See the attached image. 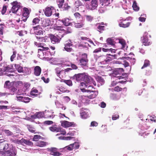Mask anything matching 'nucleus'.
Listing matches in <instances>:
<instances>
[{
	"label": "nucleus",
	"mask_w": 156,
	"mask_h": 156,
	"mask_svg": "<svg viewBox=\"0 0 156 156\" xmlns=\"http://www.w3.org/2000/svg\"><path fill=\"white\" fill-rule=\"evenodd\" d=\"M2 131L7 136H12L13 135L12 133L9 130L4 129L2 130Z\"/></svg>",
	"instance_id": "obj_32"
},
{
	"label": "nucleus",
	"mask_w": 156,
	"mask_h": 156,
	"mask_svg": "<svg viewBox=\"0 0 156 156\" xmlns=\"http://www.w3.org/2000/svg\"><path fill=\"white\" fill-rule=\"evenodd\" d=\"M20 142L23 144H25L29 145H31L33 144L30 141L23 138L20 140Z\"/></svg>",
	"instance_id": "obj_25"
},
{
	"label": "nucleus",
	"mask_w": 156,
	"mask_h": 156,
	"mask_svg": "<svg viewBox=\"0 0 156 156\" xmlns=\"http://www.w3.org/2000/svg\"><path fill=\"white\" fill-rule=\"evenodd\" d=\"M130 24V23L129 22H128L127 23L125 24L122 23V22H121L120 23H119V25L120 27L126 28L129 27Z\"/></svg>",
	"instance_id": "obj_38"
},
{
	"label": "nucleus",
	"mask_w": 156,
	"mask_h": 156,
	"mask_svg": "<svg viewBox=\"0 0 156 156\" xmlns=\"http://www.w3.org/2000/svg\"><path fill=\"white\" fill-rule=\"evenodd\" d=\"M89 110L87 109L82 108L80 112L81 118L83 119H86L89 117Z\"/></svg>",
	"instance_id": "obj_7"
},
{
	"label": "nucleus",
	"mask_w": 156,
	"mask_h": 156,
	"mask_svg": "<svg viewBox=\"0 0 156 156\" xmlns=\"http://www.w3.org/2000/svg\"><path fill=\"white\" fill-rule=\"evenodd\" d=\"M65 148H67L69 151H72L73 149V147L72 144H70L69 146L66 147Z\"/></svg>",
	"instance_id": "obj_60"
},
{
	"label": "nucleus",
	"mask_w": 156,
	"mask_h": 156,
	"mask_svg": "<svg viewBox=\"0 0 156 156\" xmlns=\"http://www.w3.org/2000/svg\"><path fill=\"white\" fill-rule=\"evenodd\" d=\"M49 129L52 132H59L61 130V128L60 127H56L55 126H53L49 127Z\"/></svg>",
	"instance_id": "obj_29"
},
{
	"label": "nucleus",
	"mask_w": 156,
	"mask_h": 156,
	"mask_svg": "<svg viewBox=\"0 0 156 156\" xmlns=\"http://www.w3.org/2000/svg\"><path fill=\"white\" fill-rule=\"evenodd\" d=\"M88 62L87 55L85 53L83 54L80 60V65L82 67H84L87 66Z\"/></svg>",
	"instance_id": "obj_6"
},
{
	"label": "nucleus",
	"mask_w": 156,
	"mask_h": 156,
	"mask_svg": "<svg viewBox=\"0 0 156 156\" xmlns=\"http://www.w3.org/2000/svg\"><path fill=\"white\" fill-rule=\"evenodd\" d=\"M64 34H62V35H61V37L60 36L56 35H54L51 34L50 36V38L51 41V42L53 44H55L58 43L60 42V41L62 37H63Z\"/></svg>",
	"instance_id": "obj_8"
},
{
	"label": "nucleus",
	"mask_w": 156,
	"mask_h": 156,
	"mask_svg": "<svg viewBox=\"0 0 156 156\" xmlns=\"http://www.w3.org/2000/svg\"><path fill=\"white\" fill-rule=\"evenodd\" d=\"M15 67L19 73L23 72V67L21 66L19 64H15Z\"/></svg>",
	"instance_id": "obj_37"
},
{
	"label": "nucleus",
	"mask_w": 156,
	"mask_h": 156,
	"mask_svg": "<svg viewBox=\"0 0 156 156\" xmlns=\"http://www.w3.org/2000/svg\"><path fill=\"white\" fill-rule=\"evenodd\" d=\"M91 84L92 83H88V86L87 87V92H90L91 93V94L90 95L88 96L87 97L86 96V98H88V99H92L95 98L98 93L97 91H94L92 90V89H93V88L92 86L90 85V84Z\"/></svg>",
	"instance_id": "obj_3"
},
{
	"label": "nucleus",
	"mask_w": 156,
	"mask_h": 156,
	"mask_svg": "<svg viewBox=\"0 0 156 156\" xmlns=\"http://www.w3.org/2000/svg\"><path fill=\"white\" fill-rule=\"evenodd\" d=\"M64 82L69 86H71L72 85V82L70 80H64Z\"/></svg>",
	"instance_id": "obj_54"
},
{
	"label": "nucleus",
	"mask_w": 156,
	"mask_h": 156,
	"mask_svg": "<svg viewBox=\"0 0 156 156\" xmlns=\"http://www.w3.org/2000/svg\"><path fill=\"white\" fill-rule=\"evenodd\" d=\"M59 132H60L61 133L59 134L58 133V134H57L56 136L59 135H60V134H62L63 135H64L66 133V132L65 131V130L63 129H62L61 128V130Z\"/></svg>",
	"instance_id": "obj_61"
},
{
	"label": "nucleus",
	"mask_w": 156,
	"mask_h": 156,
	"mask_svg": "<svg viewBox=\"0 0 156 156\" xmlns=\"http://www.w3.org/2000/svg\"><path fill=\"white\" fill-rule=\"evenodd\" d=\"M30 100V98H28V97H23L22 102L26 103H28Z\"/></svg>",
	"instance_id": "obj_47"
},
{
	"label": "nucleus",
	"mask_w": 156,
	"mask_h": 156,
	"mask_svg": "<svg viewBox=\"0 0 156 156\" xmlns=\"http://www.w3.org/2000/svg\"><path fill=\"white\" fill-rule=\"evenodd\" d=\"M61 125L65 128L69 127L72 126L73 124V122H69L66 121H61Z\"/></svg>",
	"instance_id": "obj_19"
},
{
	"label": "nucleus",
	"mask_w": 156,
	"mask_h": 156,
	"mask_svg": "<svg viewBox=\"0 0 156 156\" xmlns=\"http://www.w3.org/2000/svg\"><path fill=\"white\" fill-rule=\"evenodd\" d=\"M148 33L145 32L144 34L142 37H141L142 42L145 46L149 45L150 44V42L149 41L148 37Z\"/></svg>",
	"instance_id": "obj_9"
},
{
	"label": "nucleus",
	"mask_w": 156,
	"mask_h": 156,
	"mask_svg": "<svg viewBox=\"0 0 156 156\" xmlns=\"http://www.w3.org/2000/svg\"><path fill=\"white\" fill-rule=\"evenodd\" d=\"M81 39L83 40H87L88 41H89V42H90V44H92L94 46H95V45L94 44V43L93 42V41H91V40H90V39L87 38V37H81Z\"/></svg>",
	"instance_id": "obj_44"
},
{
	"label": "nucleus",
	"mask_w": 156,
	"mask_h": 156,
	"mask_svg": "<svg viewBox=\"0 0 156 156\" xmlns=\"http://www.w3.org/2000/svg\"><path fill=\"white\" fill-rule=\"evenodd\" d=\"M55 70L57 76L61 78V77H60V74L61 70L59 68H57L55 69Z\"/></svg>",
	"instance_id": "obj_48"
},
{
	"label": "nucleus",
	"mask_w": 156,
	"mask_h": 156,
	"mask_svg": "<svg viewBox=\"0 0 156 156\" xmlns=\"http://www.w3.org/2000/svg\"><path fill=\"white\" fill-rule=\"evenodd\" d=\"M34 33L36 35H41V34H43V32L42 29L40 28L38 30L34 31Z\"/></svg>",
	"instance_id": "obj_43"
},
{
	"label": "nucleus",
	"mask_w": 156,
	"mask_h": 156,
	"mask_svg": "<svg viewBox=\"0 0 156 156\" xmlns=\"http://www.w3.org/2000/svg\"><path fill=\"white\" fill-rule=\"evenodd\" d=\"M42 137L39 135H35L34 136L33 140L34 141H37L39 139H40Z\"/></svg>",
	"instance_id": "obj_50"
},
{
	"label": "nucleus",
	"mask_w": 156,
	"mask_h": 156,
	"mask_svg": "<svg viewBox=\"0 0 156 156\" xmlns=\"http://www.w3.org/2000/svg\"><path fill=\"white\" fill-rule=\"evenodd\" d=\"M62 23L66 26H69L70 25V23L69 22V19L68 18H64L62 20Z\"/></svg>",
	"instance_id": "obj_36"
},
{
	"label": "nucleus",
	"mask_w": 156,
	"mask_h": 156,
	"mask_svg": "<svg viewBox=\"0 0 156 156\" xmlns=\"http://www.w3.org/2000/svg\"><path fill=\"white\" fill-rule=\"evenodd\" d=\"M119 74L118 72V71L117 70L114 71L113 74L112 75V77L113 78L114 77L115 78V80H117L118 79H124V80H125L126 79H124V77H123L121 76H119Z\"/></svg>",
	"instance_id": "obj_13"
},
{
	"label": "nucleus",
	"mask_w": 156,
	"mask_h": 156,
	"mask_svg": "<svg viewBox=\"0 0 156 156\" xmlns=\"http://www.w3.org/2000/svg\"><path fill=\"white\" fill-rule=\"evenodd\" d=\"M12 66L11 65H8L6 66H4V68H5V71L6 72H8V73H12V74H15V73L13 71H11L10 70L12 69Z\"/></svg>",
	"instance_id": "obj_24"
},
{
	"label": "nucleus",
	"mask_w": 156,
	"mask_h": 156,
	"mask_svg": "<svg viewBox=\"0 0 156 156\" xmlns=\"http://www.w3.org/2000/svg\"><path fill=\"white\" fill-rule=\"evenodd\" d=\"M0 69L2 75L5 74V75H6L9 76H15V75H14V74L11 73H6L5 70V68H4L3 69L0 68Z\"/></svg>",
	"instance_id": "obj_31"
},
{
	"label": "nucleus",
	"mask_w": 156,
	"mask_h": 156,
	"mask_svg": "<svg viewBox=\"0 0 156 156\" xmlns=\"http://www.w3.org/2000/svg\"><path fill=\"white\" fill-rule=\"evenodd\" d=\"M122 59L124 60L123 64L124 65L125 67H126L129 66V62L131 65H133L136 62L135 59L133 58H130L129 57H122Z\"/></svg>",
	"instance_id": "obj_4"
},
{
	"label": "nucleus",
	"mask_w": 156,
	"mask_h": 156,
	"mask_svg": "<svg viewBox=\"0 0 156 156\" xmlns=\"http://www.w3.org/2000/svg\"><path fill=\"white\" fill-rule=\"evenodd\" d=\"M97 26L98 27L97 28L98 30H104L105 28V26L101 25L100 24H97Z\"/></svg>",
	"instance_id": "obj_49"
},
{
	"label": "nucleus",
	"mask_w": 156,
	"mask_h": 156,
	"mask_svg": "<svg viewBox=\"0 0 156 156\" xmlns=\"http://www.w3.org/2000/svg\"><path fill=\"white\" fill-rule=\"evenodd\" d=\"M63 27L62 26H56L55 27V29L57 30H60L62 32H63V33H64L65 30L63 29Z\"/></svg>",
	"instance_id": "obj_41"
},
{
	"label": "nucleus",
	"mask_w": 156,
	"mask_h": 156,
	"mask_svg": "<svg viewBox=\"0 0 156 156\" xmlns=\"http://www.w3.org/2000/svg\"><path fill=\"white\" fill-rule=\"evenodd\" d=\"M41 72V69L39 66H36L34 69V74L36 76H39L40 75Z\"/></svg>",
	"instance_id": "obj_23"
},
{
	"label": "nucleus",
	"mask_w": 156,
	"mask_h": 156,
	"mask_svg": "<svg viewBox=\"0 0 156 156\" xmlns=\"http://www.w3.org/2000/svg\"><path fill=\"white\" fill-rule=\"evenodd\" d=\"M72 45V44H71V42L70 40H69L66 41L65 44V46H67L69 47H70Z\"/></svg>",
	"instance_id": "obj_58"
},
{
	"label": "nucleus",
	"mask_w": 156,
	"mask_h": 156,
	"mask_svg": "<svg viewBox=\"0 0 156 156\" xmlns=\"http://www.w3.org/2000/svg\"><path fill=\"white\" fill-rule=\"evenodd\" d=\"M98 4V0H92L89 9L91 10L95 9L97 7Z\"/></svg>",
	"instance_id": "obj_14"
},
{
	"label": "nucleus",
	"mask_w": 156,
	"mask_h": 156,
	"mask_svg": "<svg viewBox=\"0 0 156 156\" xmlns=\"http://www.w3.org/2000/svg\"><path fill=\"white\" fill-rule=\"evenodd\" d=\"M11 4L12 5L11 9L12 12L13 13H16L21 6V4L15 1L12 3Z\"/></svg>",
	"instance_id": "obj_10"
},
{
	"label": "nucleus",
	"mask_w": 156,
	"mask_h": 156,
	"mask_svg": "<svg viewBox=\"0 0 156 156\" xmlns=\"http://www.w3.org/2000/svg\"><path fill=\"white\" fill-rule=\"evenodd\" d=\"M72 69L70 68H68L65 70H61L60 74V76L61 77H63L65 76V75L66 73L71 70Z\"/></svg>",
	"instance_id": "obj_26"
},
{
	"label": "nucleus",
	"mask_w": 156,
	"mask_h": 156,
	"mask_svg": "<svg viewBox=\"0 0 156 156\" xmlns=\"http://www.w3.org/2000/svg\"><path fill=\"white\" fill-rule=\"evenodd\" d=\"M102 50L104 52H108V53L111 52V53H115L116 51L115 49H112V48L105 49L104 48H102Z\"/></svg>",
	"instance_id": "obj_33"
},
{
	"label": "nucleus",
	"mask_w": 156,
	"mask_h": 156,
	"mask_svg": "<svg viewBox=\"0 0 156 156\" xmlns=\"http://www.w3.org/2000/svg\"><path fill=\"white\" fill-rule=\"evenodd\" d=\"M38 91L36 89H33L31 91L30 94L32 97H34L37 96Z\"/></svg>",
	"instance_id": "obj_28"
},
{
	"label": "nucleus",
	"mask_w": 156,
	"mask_h": 156,
	"mask_svg": "<svg viewBox=\"0 0 156 156\" xmlns=\"http://www.w3.org/2000/svg\"><path fill=\"white\" fill-rule=\"evenodd\" d=\"M29 13L28 9L27 8H24L23 14V17L22 18V20L24 22H25L29 17Z\"/></svg>",
	"instance_id": "obj_16"
},
{
	"label": "nucleus",
	"mask_w": 156,
	"mask_h": 156,
	"mask_svg": "<svg viewBox=\"0 0 156 156\" xmlns=\"http://www.w3.org/2000/svg\"><path fill=\"white\" fill-rule=\"evenodd\" d=\"M86 76H85L83 73H79L75 74L73 77L74 79H75L77 81L83 80L84 79V77Z\"/></svg>",
	"instance_id": "obj_17"
},
{
	"label": "nucleus",
	"mask_w": 156,
	"mask_h": 156,
	"mask_svg": "<svg viewBox=\"0 0 156 156\" xmlns=\"http://www.w3.org/2000/svg\"><path fill=\"white\" fill-rule=\"evenodd\" d=\"M150 65V61L147 60H145L144 62V63L143 66L142 67L141 69H143L145 67L149 66Z\"/></svg>",
	"instance_id": "obj_39"
},
{
	"label": "nucleus",
	"mask_w": 156,
	"mask_h": 156,
	"mask_svg": "<svg viewBox=\"0 0 156 156\" xmlns=\"http://www.w3.org/2000/svg\"><path fill=\"white\" fill-rule=\"evenodd\" d=\"M110 98L111 99L113 100H116L117 99L116 95L114 94H110Z\"/></svg>",
	"instance_id": "obj_51"
},
{
	"label": "nucleus",
	"mask_w": 156,
	"mask_h": 156,
	"mask_svg": "<svg viewBox=\"0 0 156 156\" xmlns=\"http://www.w3.org/2000/svg\"><path fill=\"white\" fill-rule=\"evenodd\" d=\"M39 21V19L37 18L34 19L32 21L33 25H34L38 24Z\"/></svg>",
	"instance_id": "obj_46"
},
{
	"label": "nucleus",
	"mask_w": 156,
	"mask_h": 156,
	"mask_svg": "<svg viewBox=\"0 0 156 156\" xmlns=\"http://www.w3.org/2000/svg\"><path fill=\"white\" fill-rule=\"evenodd\" d=\"M54 9L52 6L46 8L44 11V13L45 16L48 17L51 16L52 14V11Z\"/></svg>",
	"instance_id": "obj_12"
},
{
	"label": "nucleus",
	"mask_w": 156,
	"mask_h": 156,
	"mask_svg": "<svg viewBox=\"0 0 156 156\" xmlns=\"http://www.w3.org/2000/svg\"><path fill=\"white\" fill-rule=\"evenodd\" d=\"M51 24V21L48 19H44L42 22V26L44 27L49 26Z\"/></svg>",
	"instance_id": "obj_21"
},
{
	"label": "nucleus",
	"mask_w": 156,
	"mask_h": 156,
	"mask_svg": "<svg viewBox=\"0 0 156 156\" xmlns=\"http://www.w3.org/2000/svg\"><path fill=\"white\" fill-rule=\"evenodd\" d=\"M119 42L122 45V48H124L126 46V43L125 41L122 39H118Z\"/></svg>",
	"instance_id": "obj_34"
},
{
	"label": "nucleus",
	"mask_w": 156,
	"mask_h": 156,
	"mask_svg": "<svg viewBox=\"0 0 156 156\" xmlns=\"http://www.w3.org/2000/svg\"><path fill=\"white\" fill-rule=\"evenodd\" d=\"M36 38L37 41H34L35 45L41 48L38 49V56L41 59L49 58L48 57L51 55V53L49 51V48L44 47L41 45L42 44L41 43L45 42V39L43 37L40 36H36Z\"/></svg>",
	"instance_id": "obj_1"
},
{
	"label": "nucleus",
	"mask_w": 156,
	"mask_h": 156,
	"mask_svg": "<svg viewBox=\"0 0 156 156\" xmlns=\"http://www.w3.org/2000/svg\"><path fill=\"white\" fill-rule=\"evenodd\" d=\"M17 89L15 88H12L10 90V93L8 94V95L14 94L15 92H16Z\"/></svg>",
	"instance_id": "obj_53"
},
{
	"label": "nucleus",
	"mask_w": 156,
	"mask_h": 156,
	"mask_svg": "<svg viewBox=\"0 0 156 156\" xmlns=\"http://www.w3.org/2000/svg\"><path fill=\"white\" fill-rule=\"evenodd\" d=\"M27 127L28 130L32 133H34L35 131L34 128L30 125H27Z\"/></svg>",
	"instance_id": "obj_45"
},
{
	"label": "nucleus",
	"mask_w": 156,
	"mask_h": 156,
	"mask_svg": "<svg viewBox=\"0 0 156 156\" xmlns=\"http://www.w3.org/2000/svg\"><path fill=\"white\" fill-rule=\"evenodd\" d=\"M101 5L105 6L108 5L109 4L110 0H99Z\"/></svg>",
	"instance_id": "obj_30"
},
{
	"label": "nucleus",
	"mask_w": 156,
	"mask_h": 156,
	"mask_svg": "<svg viewBox=\"0 0 156 156\" xmlns=\"http://www.w3.org/2000/svg\"><path fill=\"white\" fill-rule=\"evenodd\" d=\"M59 90L60 91L62 92H67V91H68L65 88L62 87H60L59 89Z\"/></svg>",
	"instance_id": "obj_62"
},
{
	"label": "nucleus",
	"mask_w": 156,
	"mask_h": 156,
	"mask_svg": "<svg viewBox=\"0 0 156 156\" xmlns=\"http://www.w3.org/2000/svg\"><path fill=\"white\" fill-rule=\"evenodd\" d=\"M107 43L109 44L113 45L114 44V42L113 41L111 38H108L107 40Z\"/></svg>",
	"instance_id": "obj_56"
},
{
	"label": "nucleus",
	"mask_w": 156,
	"mask_h": 156,
	"mask_svg": "<svg viewBox=\"0 0 156 156\" xmlns=\"http://www.w3.org/2000/svg\"><path fill=\"white\" fill-rule=\"evenodd\" d=\"M22 95L23 94H20V96L16 97V98L17 101H22V100L23 97L22 96Z\"/></svg>",
	"instance_id": "obj_57"
},
{
	"label": "nucleus",
	"mask_w": 156,
	"mask_h": 156,
	"mask_svg": "<svg viewBox=\"0 0 156 156\" xmlns=\"http://www.w3.org/2000/svg\"><path fill=\"white\" fill-rule=\"evenodd\" d=\"M47 143L44 141H39L37 142L36 145L40 147H43L46 146Z\"/></svg>",
	"instance_id": "obj_35"
},
{
	"label": "nucleus",
	"mask_w": 156,
	"mask_h": 156,
	"mask_svg": "<svg viewBox=\"0 0 156 156\" xmlns=\"http://www.w3.org/2000/svg\"><path fill=\"white\" fill-rule=\"evenodd\" d=\"M16 51H13V55L11 56L10 58V60L11 61H13L14 58L16 57Z\"/></svg>",
	"instance_id": "obj_59"
},
{
	"label": "nucleus",
	"mask_w": 156,
	"mask_h": 156,
	"mask_svg": "<svg viewBox=\"0 0 156 156\" xmlns=\"http://www.w3.org/2000/svg\"><path fill=\"white\" fill-rule=\"evenodd\" d=\"M72 145L73 147V148L75 149H77L79 147L80 145L78 143L75 142L73 144H72Z\"/></svg>",
	"instance_id": "obj_55"
},
{
	"label": "nucleus",
	"mask_w": 156,
	"mask_h": 156,
	"mask_svg": "<svg viewBox=\"0 0 156 156\" xmlns=\"http://www.w3.org/2000/svg\"><path fill=\"white\" fill-rule=\"evenodd\" d=\"M132 7L133 9L136 11H137L139 9V7L137 5L135 1L133 2Z\"/></svg>",
	"instance_id": "obj_42"
},
{
	"label": "nucleus",
	"mask_w": 156,
	"mask_h": 156,
	"mask_svg": "<svg viewBox=\"0 0 156 156\" xmlns=\"http://www.w3.org/2000/svg\"><path fill=\"white\" fill-rule=\"evenodd\" d=\"M64 49L67 51L68 52H70L72 50V48L70 47H69L67 46H65V47L64 48Z\"/></svg>",
	"instance_id": "obj_63"
},
{
	"label": "nucleus",
	"mask_w": 156,
	"mask_h": 156,
	"mask_svg": "<svg viewBox=\"0 0 156 156\" xmlns=\"http://www.w3.org/2000/svg\"><path fill=\"white\" fill-rule=\"evenodd\" d=\"M16 152L15 151H14L12 149L10 150H8L2 154V156H15L16 155Z\"/></svg>",
	"instance_id": "obj_15"
},
{
	"label": "nucleus",
	"mask_w": 156,
	"mask_h": 156,
	"mask_svg": "<svg viewBox=\"0 0 156 156\" xmlns=\"http://www.w3.org/2000/svg\"><path fill=\"white\" fill-rule=\"evenodd\" d=\"M74 15L76 19H79L80 18V15L78 12H76L74 13Z\"/></svg>",
	"instance_id": "obj_64"
},
{
	"label": "nucleus",
	"mask_w": 156,
	"mask_h": 156,
	"mask_svg": "<svg viewBox=\"0 0 156 156\" xmlns=\"http://www.w3.org/2000/svg\"><path fill=\"white\" fill-rule=\"evenodd\" d=\"M9 148V145L4 140H0V150L6 151Z\"/></svg>",
	"instance_id": "obj_11"
},
{
	"label": "nucleus",
	"mask_w": 156,
	"mask_h": 156,
	"mask_svg": "<svg viewBox=\"0 0 156 156\" xmlns=\"http://www.w3.org/2000/svg\"><path fill=\"white\" fill-rule=\"evenodd\" d=\"M117 55L115 54L111 55L110 53H109L106 56L103 55L100 56L98 58L99 61L98 64L100 66L102 67V65H105L112 60L116 59Z\"/></svg>",
	"instance_id": "obj_2"
},
{
	"label": "nucleus",
	"mask_w": 156,
	"mask_h": 156,
	"mask_svg": "<svg viewBox=\"0 0 156 156\" xmlns=\"http://www.w3.org/2000/svg\"><path fill=\"white\" fill-rule=\"evenodd\" d=\"M83 82H82L80 83V86L84 87V88H87L88 86V83H93V79L90 77H89L87 76L84 77V79L82 80Z\"/></svg>",
	"instance_id": "obj_5"
},
{
	"label": "nucleus",
	"mask_w": 156,
	"mask_h": 156,
	"mask_svg": "<svg viewBox=\"0 0 156 156\" xmlns=\"http://www.w3.org/2000/svg\"><path fill=\"white\" fill-rule=\"evenodd\" d=\"M53 113L52 112L45 110L44 112V117L47 118H53L54 116L52 115Z\"/></svg>",
	"instance_id": "obj_22"
},
{
	"label": "nucleus",
	"mask_w": 156,
	"mask_h": 156,
	"mask_svg": "<svg viewBox=\"0 0 156 156\" xmlns=\"http://www.w3.org/2000/svg\"><path fill=\"white\" fill-rule=\"evenodd\" d=\"M44 116V112H38L31 116L33 119L41 118Z\"/></svg>",
	"instance_id": "obj_20"
},
{
	"label": "nucleus",
	"mask_w": 156,
	"mask_h": 156,
	"mask_svg": "<svg viewBox=\"0 0 156 156\" xmlns=\"http://www.w3.org/2000/svg\"><path fill=\"white\" fill-rule=\"evenodd\" d=\"M64 0H57V2L59 8H62Z\"/></svg>",
	"instance_id": "obj_40"
},
{
	"label": "nucleus",
	"mask_w": 156,
	"mask_h": 156,
	"mask_svg": "<svg viewBox=\"0 0 156 156\" xmlns=\"http://www.w3.org/2000/svg\"><path fill=\"white\" fill-rule=\"evenodd\" d=\"M86 19L88 21H91L93 19V17L90 16L86 15L85 16Z\"/></svg>",
	"instance_id": "obj_52"
},
{
	"label": "nucleus",
	"mask_w": 156,
	"mask_h": 156,
	"mask_svg": "<svg viewBox=\"0 0 156 156\" xmlns=\"http://www.w3.org/2000/svg\"><path fill=\"white\" fill-rule=\"evenodd\" d=\"M73 23L74 24L75 27L76 28H80L82 27H83L84 23L83 21L81 22L80 23L77 22V23H75L73 22Z\"/></svg>",
	"instance_id": "obj_27"
},
{
	"label": "nucleus",
	"mask_w": 156,
	"mask_h": 156,
	"mask_svg": "<svg viewBox=\"0 0 156 156\" xmlns=\"http://www.w3.org/2000/svg\"><path fill=\"white\" fill-rule=\"evenodd\" d=\"M50 152V154L54 156H59L61 154L57 151V149L56 148H51L49 149Z\"/></svg>",
	"instance_id": "obj_18"
}]
</instances>
